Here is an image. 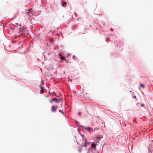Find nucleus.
Instances as JSON below:
<instances>
[{"label": "nucleus", "instance_id": "nucleus-1", "mask_svg": "<svg viewBox=\"0 0 153 153\" xmlns=\"http://www.w3.org/2000/svg\"><path fill=\"white\" fill-rule=\"evenodd\" d=\"M77 142L78 144L81 146H83L86 147L87 146V143L86 139L82 136L78 137L76 139Z\"/></svg>", "mask_w": 153, "mask_h": 153}, {"label": "nucleus", "instance_id": "nucleus-7", "mask_svg": "<svg viewBox=\"0 0 153 153\" xmlns=\"http://www.w3.org/2000/svg\"><path fill=\"white\" fill-rule=\"evenodd\" d=\"M91 146L93 148L95 149L96 148V146L95 143H93L91 144Z\"/></svg>", "mask_w": 153, "mask_h": 153}, {"label": "nucleus", "instance_id": "nucleus-11", "mask_svg": "<svg viewBox=\"0 0 153 153\" xmlns=\"http://www.w3.org/2000/svg\"><path fill=\"white\" fill-rule=\"evenodd\" d=\"M76 56L74 55L73 56V59H74V60H75L76 59Z\"/></svg>", "mask_w": 153, "mask_h": 153}, {"label": "nucleus", "instance_id": "nucleus-12", "mask_svg": "<svg viewBox=\"0 0 153 153\" xmlns=\"http://www.w3.org/2000/svg\"><path fill=\"white\" fill-rule=\"evenodd\" d=\"M99 130V128H95L94 129V131H96V130Z\"/></svg>", "mask_w": 153, "mask_h": 153}, {"label": "nucleus", "instance_id": "nucleus-5", "mask_svg": "<svg viewBox=\"0 0 153 153\" xmlns=\"http://www.w3.org/2000/svg\"><path fill=\"white\" fill-rule=\"evenodd\" d=\"M52 111L53 112H55L56 111V109L55 108L54 106H53L51 107Z\"/></svg>", "mask_w": 153, "mask_h": 153}, {"label": "nucleus", "instance_id": "nucleus-6", "mask_svg": "<svg viewBox=\"0 0 153 153\" xmlns=\"http://www.w3.org/2000/svg\"><path fill=\"white\" fill-rule=\"evenodd\" d=\"M85 129L88 131H90L91 129H92L91 127H85Z\"/></svg>", "mask_w": 153, "mask_h": 153}, {"label": "nucleus", "instance_id": "nucleus-21", "mask_svg": "<svg viewBox=\"0 0 153 153\" xmlns=\"http://www.w3.org/2000/svg\"><path fill=\"white\" fill-rule=\"evenodd\" d=\"M50 102H51V103L52 102V101H50Z\"/></svg>", "mask_w": 153, "mask_h": 153}, {"label": "nucleus", "instance_id": "nucleus-18", "mask_svg": "<svg viewBox=\"0 0 153 153\" xmlns=\"http://www.w3.org/2000/svg\"><path fill=\"white\" fill-rule=\"evenodd\" d=\"M53 94L55 95V96H56L55 92H53Z\"/></svg>", "mask_w": 153, "mask_h": 153}, {"label": "nucleus", "instance_id": "nucleus-13", "mask_svg": "<svg viewBox=\"0 0 153 153\" xmlns=\"http://www.w3.org/2000/svg\"><path fill=\"white\" fill-rule=\"evenodd\" d=\"M61 59L62 60H63V59H65V58L64 57L62 56L61 58Z\"/></svg>", "mask_w": 153, "mask_h": 153}, {"label": "nucleus", "instance_id": "nucleus-16", "mask_svg": "<svg viewBox=\"0 0 153 153\" xmlns=\"http://www.w3.org/2000/svg\"><path fill=\"white\" fill-rule=\"evenodd\" d=\"M81 151V149H79V152H80Z\"/></svg>", "mask_w": 153, "mask_h": 153}, {"label": "nucleus", "instance_id": "nucleus-9", "mask_svg": "<svg viewBox=\"0 0 153 153\" xmlns=\"http://www.w3.org/2000/svg\"><path fill=\"white\" fill-rule=\"evenodd\" d=\"M140 86L143 88H144L145 87L144 85L143 84H140Z\"/></svg>", "mask_w": 153, "mask_h": 153}, {"label": "nucleus", "instance_id": "nucleus-17", "mask_svg": "<svg viewBox=\"0 0 153 153\" xmlns=\"http://www.w3.org/2000/svg\"><path fill=\"white\" fill-rule=\"evenodd\" d=\"M43 91H43H43H42V90L41 91V92H43Z\"/></svg>", "mask_w": 153, "mask_h": 153}, {"label": "nucleus", "instance_id": "nucleus-20", "mask_svg": "<svg viewBox=\"0 0 153 153\" xmlns=\"http://www.w3.org/2000/svg\"><path fill=\"white\" fill-rule=\"evenodd\" d=\"M40 87H41V88H42V87L41 86H40Z\"/></svg>", "mask_w": 153, "mask_h": 153}, {"label": "nucleus", "instance_id": "nucleus-15", "mask_svg": "<svg viewBox=\"0 0 153 153\" xmlns=\"http://www.w3.org/2000/svg\"><path fill=\"white\" fill-rule=\"evenodd\" d=\"M59 111L60 112H61L63 114H64V113L61 110H59Z\"/></svg>", "mask_w": 153, "mask_h": 153}, {"label": "nucleus", "instance_id": "nucleus-10", "mask_svg": "<svg viewBox=\"0 0 153 153\" xmlns=\"http://www.w3.org/2000/svg\"><path fill=\"white\" fill-rule=\"evenodd\" d=\"M139 104H140V105H141V107H143V106H144V104H140L139 103H138L137 104V105H139Z\"/></svg>", "mask_w": 153, "mask_h": 153}, {"label": "nucleus", "instance_id": "nucleus-2", "mask_svg": "<svg viewBox=\"0 0 153 153\" xmlns=\"http://www.w3.org/2000/svg\"><path fill=\"white\" fill-rule=\"evenodd\" d=\"M25 31V29L24 27L21 28L19 30V33L20 34H22Z\"/></svg>", "mask_w": 153, "mask_h": 153}, {"label": "nucleus", "instance_id": "nucleus-14", "mask_svg": "<svg viewBox=\"0 0 153 153\" xmlns=\"http://www.w3.org/2000/svg\"><path fill=\"white\" fill-rule=\"evenodd\" d=\"M41 82L42 84H44V81L43 80H41Z\"/></svg>", "mask_w": 153, "mask_h": 153}, {"label": "nucleus", "instance_id": "nucleus-4", "mask_svg": "<svg viewBox=\"0 0 153 153\" xmlns=\"http://www.w3.org/2000/svg\"><path fill=\"white\" fill-rule=\"evenodd\" d=\"M102 138V137L101 136H97L95 142H97V141H99Z\"/></svg>", "mask_w": 153, "mask_h": 153}, {"label": "nucleus", "instance_id": "nucleus-3", "mask_svg": "<svg viewBox=\"0 0 153 153\" xmlns=\"http://www.w3.org/2000/svg\"><path fill=\"white\" fill-rule=\"evenodd\" d=\"M51 100H52V101H55L56 102H58V103L59 102H60V99H59L58 100L57 99H56V98L52 99H51Z\"/></svg>", "mask_w": 153, "mask_h": 153}, {"label": "nucleus", "instance_id": "nucleus-19", "mask_svg": "<svg viewBox=\"0 0 153 153\" xmlns=\"http://www.w3.org/2000/svg\"><path fill=\"white\" fill-rule=\"evenodd\" d=\"M69 80L70 81H71V82H72V80H71V79H70V80Z\"/></svg>", "mask_w": 153, "mask_h": 153}, {"label": "nucleus", "instance_id": "nucleus-8", "mask_svg": "<svg viewBox=\"0 0 153 153\" xmlns=\"http://www.w3.org/2000/svg\"><path fill=\"white\" fill-rule=\"evenodd\" d=\"M67 4V3L66 2H64L62 3V5L63 6H64L65 5Z\"/></svg>", "mask_w": 153, "mask_h": 153}]
</instances>
